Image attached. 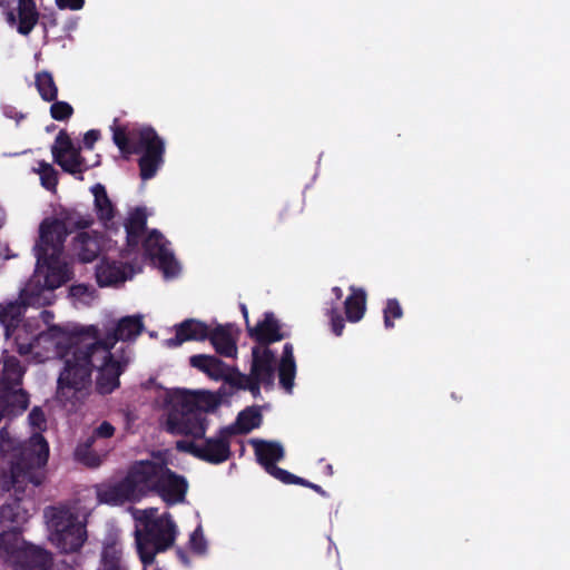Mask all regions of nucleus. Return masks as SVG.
<instances>
[{
    "label": "nucleus",
    "mask_w": 570,
    "mask_h": 570,
    "mask_svg": "<svg viewBox=\"0 0 570 570\" xmlns=\"http://www.w3.org/2000/svg\"><path fill=\"white\" fill-rule=\"evenodd\" d=\"M36 87L40 97L48 102H51L58 97V88L53 77L48 71H41L36 75Z\"/></svg>",
    "instance_id": "obj_32"
},
{
    "label": "nucleus",
    "mask_w": 570,
    "mask_h": 570,
    "mask_svg": "<svg viewBox=\"0 0 570 570\" xmlns=\"http://www.w3.org/2000/svg\"><path fill=\"white\" fill-rule=\"evenodd\" d=\"M285 484H297V485H302V487H305V488H308V489H312L313 491H315L316 493H318L320 495L324 497V498H327L328 497V493L318 484H315L304 478H301V476H297L295 474L292 473V475L288 478V480L285 482Z\"/></svg>",
    "instance_id": "obj_41"
},
{
    "label": "nucleus",
    "mask_w": 570,
    "mask_h": 570,
    "mask_svg": "<svg viewBox=\"0 0 570 570\" xmlns=\"http://www.w3.org/2000/svg\"><path fill=\"white\" fill-rule=\"evenodd\" d=\"M46 18H47V17H43V20H42V22H41V23L43 24V27H45V28L47 27Z\"/></svg>",
    "instance_id": "obj_54"
},
{
    "label": "nucleus",
    "mask_w": 570,
    "mask_h": 570,
    "mask_svg": "<svg viewBox=\"0 0 570 570\" xmlns=\"http://www.w3.org/2000/svg\"><path fill=\"white\" fill-rule=\"evenodd\" d=\"M220 404V397L209 391H178L167 413V431L175 435L190 436L193 440H178L176 450L194 458L218 465L232 456V428L222 426L214 436L206 438L209 426L207 414Z\"/></svg>",
    "instance_id": "obj_1"
},
{
    "label": "nucleus",
    "mask_w": 570,
    "mask_h": 570,
    "mask_svg": "<svg viewBox=\"0 0 570 570\" xmlns=\"http://www.w3.org/2000/svg\"><path fill=\"white\" fill-rule=\"evenodd\" d=\"M277 370L279 385L287 393H292L296 375V363L294 358V348L291 343H286L284 345Z\"/></svg>",
    "instance_id": "obj_24"
},
{
    "label": "nucleus",
    "mask_w": 570,
    "mask_h": 570,
    "mask_svg": "<svg viewBox=\"0 0 570 570\" xmlns=\"http://www.w3.org/2000/svg\"><path fill=\"white\" fill-rule=\"evenodd\" d=\"M262 415L258 411L254 409H246L237 415L236 422L226 425L225 428H232L234 431V435L236 434H247L253 429H256L261 425Z\"/></svg>",
    "instance_id": "obj_30"
},
{
    "label": "nucleus",
    "mask_w": 570,
    "mask_h": 570,
    "mask_svg": "<svg viewBox=\"0 0 570 570\" xmlns=\"http://www.w3.org/2000/svg\"><path fill=\"white\" fill-rule=\"evenodd\" d=\"M70 346V357L58 377L57 396L71 401L91 382L92 371H97L96 391L101 395L112 393L120 386V376L130 363V356L122 348L119 354L99 343L75 336Z\"/></svg>",
    "instance_id": "obj_2"
},
{
    "label": "nucleus",
    "mask_w": 570,
    "mask_h": 570,
    "mask_svg": "<svg viewBox=\"0 0 570 570\" xmlns=\"http://www.w3.org/2000/svg\"><path fill=\"white\" fill-rule=\"evenodd\" d=\"M189 546L191 551L196 554H204L206 552L207 542L200 525H198L190 534Z\"/></svg>",
    "instance_id": "obj_38"
},
{
    "label": "nucleus",
    "mask_w": 570,
    "mask_h": 570,
    "mask_svg": "<svg viewBox=\"0 0 570 570\" xmlns=\"http://www.w3.org/2000/svg\"><path fill=\"white\" fill-rule=\"evenodd\" d=\"M187 491L186 478L177 474L166 464L154 493L158 494L167 505H175L185 501Z\"/></svg>",
    "instance_id": "obj_14"
},
{
    "label": "nucleus",
    "mask_w": 570,
    "mask_h": 570,
    "mask_svg": "<svg viewBox=\"0 0 570 570\" xmlns=\"http://www.w3.org/2000/svg\"><path fill=\"white\" fill-rule=\"evenodd\" d=\"M59 9L80 10L85 4V0H56Z\"/></svg>",
    "instance_id": "obj_44"
},
{
    "label": "nucleus",
    "mask_w": 570,
    "mask_h": 570,
    "mask_svg": "<svg viewBox=\"0 0 570 570\" xmlns=\"http://www.w3.org/2000/svg\"><path fill=\"white\" fill-rule=\"evenodd\" d=\"M250 444L254 446L257 462L264 470L285 484L292 473L276 465L285 456L283 445L279 442L266 440H252Z\"/></svg>",
    "instance_id": "obj_12"
},
{
    "label": "nucleus",
    "mask_w": 570,
    "mask_h": 570,
    "mask_svg": "<svg viewBox=\"0 0 570 570\" xmlns=\"http://www.w3.org/2000/svg\"><path fill=\"white\" fill-rule=\"evenodd\" d=\"M32 345L31 344H19L18 345V353L20 355H27L31 352Z\"/></svg>",
    "instance_id": "obj_46"
},
{
    "label": "nucleus",
    "mask_w": 570,
    "mask_h": 570,
    "mask_svg": "<svg viewBox=\"0 0 570 570\" xmlns=\"http://www.w3.org/2000/svg\"><path fill=\"white\" fill-rule=\"evenodd\" d=\"M91 191L95 197V208L98 215V218L101 222H110L115 217V207L108 197L107 190L104 185L96 184Z\"/></svg>",
    "instance_id": "obj_29"
},
{
    "label": "nucleus",
    "mask_w": 570,
    "mask_h": 570,
    "mask_svg": "<svg viewBox=\"0 0 570 570\" xmlns=\"http://www.w3.org/2000/svg\"><path fill=\"white\" fill-rule=\"evenodd\" d=\"M239 307H240L242 314H243V316L245 318V323L247 324V322H249V320H248V309H247L245 304H240Z\"/></svg>",
    "instance_id": "obj_48"
},
{
    "label": "nucleus",
    "mask_w": 570,
    "mask_h": 570,
    "mask_svg": "<svg viewBox=\"0 0 570 570\" xmlns=\"http://www.w3.org/2000/svg\"><path fill=\"white\" fill-rule=\"evenodd\" d=\"M49 23H50L51 26H55V24H57V21H56V19L53 18V19L49 20Z\"/></svg>",
    "instance_id": "obj_53"
},
{
    "label": "nucleus",
    "mask_w": 570,
    "mask_h": 570,
    "mask_svg": "<svg viewBox=\"0 0 570 570\" xmlns=\"http://www.w3.org/2000/svg\"><path fill=\"white\" fill-rule=\"evenodd\" d=\"M4 213L3 210L0 208V228L4 225Z\"/></svg>",
    "instance_id": "obj_52"
},
{
    "label": "nucleus",
    "mask_w": 570,
    "mask_h": 570,
    "mask_svg": "<svg viewBox=\"0 0 570 570\" xmlns=\"http://www.w3.org/2000/svg\"><path fill=\"white\" fill-rule=\"evenodd\" d=\"M165 465V461L132 462L124 479L98 491L99 500L108 504H122L154 493Z\"/></svg>",
    "instance_id": "obj_5"
},
{
    "label": "nucleus",
    "mask_w": 570,
    "mask_h": 570,
    "mask_svg": "<svg viewBox=\"0 0 570 570\" xmlns=\"http://www.w3.org/2000/svg\"><path fill=\"white\" fill-rule=\"evenodd\" d=\"M23 374L24 368L18 357L13 355L4 356L0 376V392H8L20 386Z\"/></svg>",
    "instance_id": "obj_23"
},
{
    "label": "nucleus",
    "mask_w": 570,
    "mask_h": 570,
    "mask_svg": "<svg viewBox=\"0 0 570 570\" xmlns=\"http://www.w3.org/2000/svg\"><path fill=\"white\" fill-rule=\"evenodd\" d=\"M332 293H333V295L335 296V298H336L337 301H340V299L343 297V291H342V288H341V287H338V286H334V287L332 288Z\"/></svg>",
    "instance_id": "obj_47"
},
{
    "label": "nucleus",
    "mask_w": 570,
    "mask_h": 570,
    "mask_svg": "<svg viewBox=\"0 0 570 570\" xmlns=\"http://www.w3.org/2000/svg\"><path fill=\"white\" fill-rule=\"evenodd\" d=\"M324 473L327 475V476H332L333 475V465L327 463L325 464L324 466Z\"/></svg>",
    "instance_id": "obj_50"
},
{
    "label": "nucleus",
    "mask_w": 570,
    "mask_h": 570,
    "mask_svg": "<svg viewBox=\"0 0 570 570\" xmlns=\"http://www.w3.org/2000/svg\"><path fill=\"white\" fill-rule=\"evenodd\" d=\"M110 449L94 442V439H86L79 442L75 449L73 458L82 465L96 469L99 468L107 458Z\"/></svg>",
    "instance_id": "obj_19"
},
{
    "label": "nucleus",
    "mask_w": 570,
    "mask_h": 570,
    "mask_svg": "<svg viewBox=\"0 0 570 570\" xmlns=\"http://www.w3.org/2000/svg\"><path fill=\"white\" fill-rule=\"evenodd\" d=\"M96 279L100 287L117 285L126 281V272L118 262L102 261L96 268Z\"/></svg>",
    "instance_id": "obj_26"
},
{
    "label": "nucleus",
    "mask_w": 570,
    "mask_h": 570,
    "mask_svg": "<svg viewBox=\"0 0 570 570\" xmlns=\"http://www.w3.org/2000/svg\"><path fill=\"white\" fill-rule=\"evenodd\" d=\"M17 30L22 36H28L39 21V12L35 0H18Z\"/></svg>",
    "instance_id": "obj_27"
},
{
    "label": "nucleus",
    "mask_w": 570,
    "mask_h": 570,
    "mask_svg": "<svg viewBox=\"0 0 570 570\" xmlns=\"http://www.w3.org/2000/svg\"><path fill=\"white\" fill-rule=\"evenodd\" d=\"M261 385H263V380L254 377L253 381L246 385V391H249L254 397H257L261 395Z\"/></svg>",
    "instance_id": "obj_45"
},
{
    "label": "nucleus",
    "mask_w": 570,
    "mask_h": 570,
    "mask_svg": "<svg viewBox=\"0 0 570 570\" xmlns=\"http://www.w3.org/2000/svg\"><path fill=\"white\" fill-rule=\"evenodd\" d=\"M114 120L110 127L112 141L121 151L124 158L130 155H140L138 166L142 180L154 178L164 164L165 142L157 131L150 126H127L117 125Z\"/></svg>",
    "instance_id": "obj_4"
},
{
    "label": "nucleus",
    "mask_w": 570,
    "mask_h": 570,
    "mask_svg": "<svg viewBox=\"0 0 570 570\" xmlns=\"http://www.w3.org/2000/svg\"><path fill=\"white\" fill-rule=\"evenodd\" d=\"M3 433H4V429H1L0 430V438H2Z\"/></svg>",
    "instance_id": "obj_55"
},
{
    "label": "nucleus",
    "mask_w": 570,
    "mask_h": 570,
    "mask_svg": "<svg viewBox=\"0 0 570 570\" xmlns=\"http://www.w3.org/2000/svg\"><path fill=\"white\" fill-rule=\"evenodd\" d=\"M115 431V426L110 422L104 421L92 431V434L87 439H94V442L100 443L98 441L99 439H110L114 436Z\"/></svg>",
    "instance_id": "obj_40"
},
{
    "label": "nucleus",
    "mask_w": 570,
    "mask_h": 570,
    "mask_svg": "<svg viewBox=\"0 0 570 570\" xmlns=\"http://www.w3.org/2000/svg\"><path fill=\"white\" fill-rule=\"evenodd\" d=\"M7 20H8V22H9V23H11V24H13V23H16V22H17V18H16V16H14V13H13V12H8Z\"/></svg>",
    "instance_id": "obj_51"
},
{
    "label": "nucleus",
    "mask_w": 570,
    "mask_h": 570,
    "mask_svg": "<svg viewBox=\"0 0 570 570\" xmlns=\"http://www.w3.org/2000/svg\"><path fill=\"white\" fill-rule=\"evenodd\" d=\"M50 115L55 120L65 121L73 115V108L67 101L56 99L50 107Z\"/></svg>",
    "instance_id": "obj_37"
},
{
    "label": "nucleus",
    "mask_w": 570,
    "mask_h": 570,
    "mask_svg": "<svg viewBox=\"0 0 570 570\" xmlns=\"http://www.w3.org/2000/svg\"><path fill=\"white\" fill-rule=\"evenodd\" d=\"M37 173L40 175L42 187L47 190H55L58 185V173L53 166L45 160L39 161Z\"/></svg>",
    "instance_id": "obj_34"
},
{
    "label": "nucleus",
    "mask_w": 570,
    "mask_h": 570,
    "mask_svg": "<svg viewBox=\"0 0 570 570\" xmlns=\"http://www.w3.org/2000/svg\"><path fill=\"white\" fill-rule=\"evenodd\" d=\"M147 228V214L145 208L137 207L129 213L125 222L126 245L131 252L139 248L140 240Z\"/></svg>",
    "instance_id": "obj_20"
},
{
    "label": "nucleus",
    "mask_w": 570,
    "mask_h": 570,
    "mask_svg": "<svg viewBox=\"0 0 570 570\" xmlns=\"http://www.w3.org/2000/svg\"><path fill=\"white\" fill-rule=\"evenodd\" d=\"M351 294L344 302V309L347 321L356 323L361 321L366 311V293L363 288L350 287Z\"/></svg>",
    "instance_id": "obj_28"
},
{
    "label": "nucleus",
    "mask_w": 570,
    "mask_h": 570,
    "mask_svg": "<svg viewBox=\"0 0 570 570\" xmlns=\"http://www.w3.org/2000/svg\"><path fill=\"white\" fill-rule=\"evenodd\" d=\"M247 334L261 347H269L271 344L289 336V333L283 331L282 323L273 312H265L264 318L255 326L247 322Z\"/></svg>",
    "instance_id": "obj_15"
},
{
    "label": "nucleus",
    "mask_w": 570,
    "mask_h": 570,
    "mask_svg": "<svg viewBox=\"0 0 570 570\" xmlns=\"http://www.w3.org/2000/svg\"><path fill=\"white\" fill-rule=\"evenodd\" d=\"M155 570H160V569H155Z\"/></svg>",
    "instance_id": "obj_56"
},
{
    "label": "nucleus",
    "mask_w": 570,
    "mask_h": 570,
    "mask_svg": "<svg viewBox=\"0 0 570 570\" xmlns=\"http://www.w3.org/2000/svg\"><path fill=\"white\" fill-rule=\"evenodd\" d=\"M50 539L62 553L78 552L87 540L86 524L68 507H48L45 510Z\"/></svg>",
    "instance_id": "obj_6"
},
{
    "label": "nucleus",
    "mask_w": 570,
    "mask_h": 570,
    "mask_svg": "<svg viewBox=\"0 0 570 570\" xmlns=\"http://www.w3.org/2000/svg\"><path fill=\"white\" fill-rule=\"evenodd\" d=\"M78 257L82 263L94 262L99 254V246L88 233L81 232L76 237Z\"/></svg>",
    "instance_id": "obj_31"
},
{
    "label": "nucleus",
    "mask_w": 570,
    "mask_h": 570,
    "mask_svg": "<svg viewBox=\"0 0 570 570\" xmlns=\"http://www.w3.org/2000/svg\"><path fill=\"white\" fill-rule=\"evenodd\" d=\"M177 554H178L179 559H180L185 564H188V558H187L186 553H185L181 549H178V550H177Z\"/></svg>",
    "instance_id": "obj_49"
},
{
    "label": "nucleus",
    "mask_w": 570,
    "mask_h": 570,
    "mask_svg": "<svg viewBox=\"0 0 570 570\" xmlns=\"http://www.w3.org/2000/svg\"><path fill=\"white\" fill-rule=\"evenodd\" d=\"M276 356L269 347L254 346L252 348L250 372L253 376L263 380L265 389L274 386Z\"/></svg>",
    "instance_id": "obj_16"
},
{
    "label": "nucleus",
    "mask_w": 570,
    "mask_h": 570,
    "mask_svg": "<svg viewBox=\"0 0 570 570\" xmlns=\"http://www.w3.org/2000/svg\"><path fill=\"white\" fill-rule=\"evenodd\" d=\"M99 138H100V131L99 130H96V129L88 130L85 134L83 139H82L83 147L86 149H92L95 144L98 141Z\"/></svg>",
    "instance_id": "obj_43"
},
{
    "label": "nucleus",
    "mask_w": 570,
    "mask_h": 570,
    "mask_svg": "<svg viewBox=\"0 0 570 570\" xmlns=\"http://www.w3.org/2000/svg\"><path fill=\"white\" fill-rule=\"evenodd\" d=\"M19 570H48L52 566V554L43 548L24 544L16 557Z\"/></svg>",
    "instance_id": "obj_18"
},
{
    "label": "nucleus",
    "mask_w": 570,
    "mask_h": 570,
    "mask_svg": "<svg viewBox=\"0 0 570 570\" xmlns=\"http://www.w3.org/2000/svg\"><path fill=\"white\" fill-rule=\"evenodd\" d=\"M33 468L23 462L12 464L10 482L14 493L1 508L0 519L2 522L18 527L26 523L31 517V511L35 510V501L26 495L24 487L27 483L40 484L33 474Z\"/></svg>",
    "instance_id": "obj_8"
},
{
    "label": "nucleus",
    "mask_w": 570,
    "mask_h": 570,
    "mask_svg": "<svg viewBox=\"0 0 570 570\" xmlns=\"http://www.w3.org/2000/svg\"><path fill=\"white\" fill-rule=\"evenodd\" d=\"M328 316H330V321H331L332 332L336 336H341L343 333V330L345 327V321H344L343 316L341 315L340 311L337 309V307H332L328 311Z\"/></svg>",
    "instance_id": "obj_42"
},
{
    "label": "nucleus",
    "mask_w": 570,
    "mask_h": 570,
    "mask_svg": "<svg viewBox=\"0 0 570 570\" xmlns=\"http://www.w3.org/2000/svg\"><path fill=\"white\" fill-rule=\"evenodd\" d=\"M142 530L136 531L137 551L141 563L153 564L158 552L169 549L176 539V524L169 513L159 518L146 515Z\"/></svg>",
    "instance_id": "obj_7"
},
{
    "label": "nucleus",
    "mask_w": 570,
    "mask_h": 570,
    "mask_svg": "<svg viewBox=\"0 0 570 570\" xmlns=\"http://www.w3.org/2000/svg\"><path fill=\"white\" fill-rule=\"evenodd\" d=\"M89 226L88 220L75 219L71 212H62L59 217L45 218L39 226V238L35 245V255L38 267H46L45 285L56 289L70 279V271L61 256L65 242L73 229H83Z\"/></svg>",
    "instance_id": "obj_3"
},
{
    "label": "nucleus",
    "mask_w": 570,
    "mask_h": 570,
    "mask_svg": "<svg viewBox=\"0 0 570 570\" xmlns=\"http://www.w3.org/2000/svg\"><path fill=\"white\" fill-rule=\"evenodd\" d=\"M0 397H6L7 401V407L4 410V413L7 412L9 406L17 407L20 412L27 410L29 406V395L23 390H11L8 392H1Z\"/></svg>",
    "instance_id": "obj_35"
},
{
    "label": "nucleus",
    "mask_w": 570,
    "mask_h": 570,
    "mask_svg": "<svg viewBox=\"0 0 570 570\" xmlns=\"http://www.w3.org/2000/svg\"><path fill=\"white\" fill-rule=\"evenodd\" d=\"M144 330L142 318L139 315L125 316L120 318L115 327L107 332L104 337L100 336V332L97 326L90 325L80 331L77 335L81 338H87L92 343H99L112 350L119 341H131L135 340Z\"/></svg>",
    "instance_id": "obj_10"
},
{
    "label": "nucleus",
    "mask_w": 570,
    "mask_h": 570,
    "mask_svg": "<svg viewBox=\"0 0 570 570\" xmlns=\"http://www.w3.org/2000/svg\"><path fill=\"white\" fill-rule=\"evenodd\" d=\"M102 570H128L122 563V552L116 544H107L101 552Z\"/></svg>",
    "instance_id": "obj_33"
},
{
    "label": "nucleus",
    "mask_w": 570,
    "mask_h": 570,
    "mask_svg": "<svg viewBox=\"0 0 570 570\" xmlns=\"http://www.w3.org/2000/svg\"><path fill=\"white\" fill-rule=\"evenodd\" d=\"M215 348L216 353L224 357H235L237 355L236 341L232 335L229 325H217L209 327L207 337Z\"/></svg>",
    "instance_id": "obj_22"
},
{
    "label": "nucleus",
    "mask_w": 570,
    "mask_h": 570,
    "mask_svg": "<svg viewBox=\"0 0 570 570\" xmlns=\"http://www.w3.org/2000/svg\"><path fill=\"white\" fill-rule=\"evenodd\" d=\"M189 364L215 381H225L228 373L230 372V367L220 358L214 355H193L189 358Z\"/></svg>",
    "instance_id": "obj_21"
},
{
    "label": "nucleus",
    "mask_w": 570,
    "mask_h": 570,
    "mask_svg": "<svg viewBox=\"0 0 570 570\" xmlns=\"http://www.w3.org/2000/svg\"><path fill=\"white\" fill-rule=\"evenodd\" d=\"M146 257L156 261L159 268L166 276H175L177 274V262L170 253L164 240V235L157 229H153L140 240Z\"/></svg>",
    "instance_id": "obj_13"
},
{
    "label": "nucleus",
    "mask_w": 570,
    "mask_h": 570,
    "mask_svg": "<svg viewBox=\"0 0 570 570\" xmlns=\"http://www.w3.org/2000/svg\"><path fill=\"white\" fill-rule=\"evenodd\" d=\"M53 161L61 169L82 180V174L88 169L86 160L81 156L80 148L76 147L66 130H60L51 147Z\"/></svg>",
    "instance_id": "obj_11"
},
{
    "label": "nucleus",
    "mask_w": 570,
    "mask_h": 570,
    "mask_svg": "<svg viewBox=\"0 0 570 570\" xmlns=\"http://www.w3.org/2000/svg\"><path fill=\"white\" fill-rule=\"evenodd\" d=\"M403 316V308L396 298H387L384 309L383 318L386 330L394 327V320H400Z\"/></svg>",
    "instance_id": "obj_36"
},
{
    "label": "nucleus",
    "mask_w": 570,
    "mask_h": 570,
    "mask_svg": "<svg viewBox=\"0 0 570 570\" xmlns=\"http://www.w3.org/2000/svg\"><path fill=\"white\" fill-rule=\"evenodd\" d=\"M26 308L27 304L19 301L0 304V323L4 327V334L7 337L11 336L19 326Z\"/></svg>",
    "instance_id": "obj_25"
},
{
    "label": "nucleus",
    "mask_w": 570,
    "mask_h": 570,
    "mask_svg": "<svg viewBox=\"0 0 570 570\" xmlns=\"http://www.w3.org/2000/svg\"><path fill=\"white\" fill-rule=\"evenodd\" d=\"M209 325L196 318H187L176 324L175 336L165 341V345L169 348H176L188 341L203 342L209 335Z\"/></svg>",
    "instance_id": "obj_17"
},
{
    "label": "nucleus",
    "mask_w": 570,
    "mask_h": 570,
    "mask_svg": "<svg viewBox=\"0 0 570 570\" xmlns=\"http://www.w3.org/2000/svg\"><path fill=\"white\" fill-rule=\"evenodd\" d=\"M28 421L37 431L31 434L24 444L21 458L17 462L41 468L47 464L49 458V444L41 433L47 429V420L42 409L35 406L28 415Z\"/></svg>",
    "instance_id": "obj_9"
},
{
    "label": "nucleus",
    "mask_w": 570,
    "mask_h": 570,
    "mask_svg": "<svg viewBox=\"0 0 570 570\" xmlns=\"http://www.w3.org/2000/svg\"><path fill=\"white\" fill-rule=\"evenodd\" d=\"M254 377L255 376H253L250 371L248 375L234 371V373H228L225 382H227L230 386L236 387L238 390H246V385L249 382H252Z\"/></svg>",
    "instance_id": "obj_39"
}]
</instances>
